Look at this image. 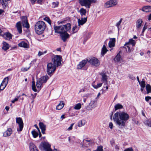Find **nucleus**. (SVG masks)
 <instances>
[{"instance_id": "nucleus-1", "label": "nucleus", "mask_w": 151, "mask_h": 151, "mask_svg": "<svg viewBox=\"0 0 151 151\" xmlns=\"http://www.w3.org/2000/svg\"><path fill=\"white\" fill-rule=\"evenodd\" d=\"M129 118V116L126 112H116L113 119L116 124L119 128H123L125 126V122Z\"/></svg>"}, {"instance_id": "nucleus-2", "label": "nucleus", "mask_w": 151, "mask_h": 151, "mask_svg": "<svg viewBox=\"0 0 151 151\" xmlns=\"http://www.w3.org/2000/svg\"><path fill=\"white\" fill-rule=\"evenodd\" d=\"M46 28V25L44 22L42 21L37 22L35 25L36 32L38 35L42 34Z\"/></svg>"}, {"instance_id": "nucleus-3", "label": "nucleus", "mask_w": 151, "mask_h": 151, "mask_svg": "<svg viewBox=\"0 0 151 151\" xmlns=\"http://www.w3.org/2000/svg\"><path fill=\"white\" fill-rule=\"evenodd\" d=\"M70 26L71 24L69 23L63 26H55L54 27L55 32V33L60 35L64 32L69 31L71 29Z\"/></svg>"}, {"instance_id": "nucleus-4", "label": "nucleus", "mask_w": 151, "mask_h": 151, "mask_svg": "<svg viewBox=\"0 0 151 151\" xmlns=\"http://www.w3.org/2000/svg\"><path fill=\"white\" fill-rule=\"evenodd\" d=\"M79 3L81 6L89 9L91 4L96 2L97 0H79Z\"/></svg>"}, {"instance_id": "nucleus-5", "label": "nucleus", "mask_w": 151, "mask_h": 151, "mask_svg": "<svg viewBox=\"0 0 151 151\" xmlns=\"http://www.w3.org/2000/svg\"><path fill=\"white\" fill-rule=\"evenodd\" d=\"M57 67L53 64L52 63L50 62L47 64L46 71L47 74L51 76L55 72Z\"/></svg>"}, {"instance_id": "nucleus-6", "label": "nucleus", "mask_w": 151, "mask_h": 151, "mask_svg": "<svg viewBox=\"0 0 151 151\" xmlns=\"http://www.w3.org/2000/svg\"><path fill=\"white\" fill-rule=\"evenodd\" d=\"M93 90L91 88L89 85L87 84L85 85L83 88L81 89L79 91V93L83 92H87V93L84 94V96L86 97H90L93 93Z\"/></svg>"}, {"instance_id": "nucleus-7", "label": "nucleus", "mask_w": 151, "mask_h": 151, "mask_svg": "<svg viewBox=\"0 0 151 151\" xmlns=\"http://www.w3.org/2000/svg\"><path fill=\"white\" fill-rule=\"evenodd\" d=\"M49 78V77L47 75L42 76L39 78L36 82V86L37 88L40 90L42 86V84L45 83Z\"/></svg>"}, {"instance_id": "nucleus-8", "label": "nucleus", "mask_w": 151, "mask_h": 151, "mask_svg": "<svg viewBox=\"0 0 151 151\" xmlns=\"http://www.w3.org/2000/svg\"><path fill=\"white\" fill-rule=\"evenodd\" d=\"M62 57L60 55H54L52 56L51 59V63L58 67L61 64Z\"/></svg>"}, {"instance_id": "nucleus-9", "label": "nucleus", "mask_w": 151, "mask_h": 151, "mask_svg": "<svg viewBox=\"0 0 151 151\" xmlns=\"http://www.w3.org/2000/svg\"><path fill=\"white\" fill-rule=\"evenodd\" d=\"M39 148L41 150H44L45 151H52L50 148V145L47 142H42L39 146Z\"/></svg>"}, {"instance_id": "nucleus-10", "label": "nucleus", "mask_w": 151, "mask_h": 151, "mask_svg": "<svg viewBox=\"0 0 151 151\" xmlns=\"http://www.w3.org/2000/svg\"><path fill=\"white\" fill-rule=\"evenodd\" d=\"M88 60V62L93 66L97 67L100 65L99 61L96 58L93 57Z\"/></svg>"}, {"instance_id": "nucleus-11", "label": "nucleus", "mask_w": 151, "mask_h": 151, "mask_svg": "<svg viewBox=\"0 0 151 151\" xmlns=\"http://www.w3.org/2000/svg\"><path fill=\"white\" fill-rule=\"evenodd\" d=\"M99 74L101 76V81L104 83V85L107 84V76L106 75V73L104 72H102L100 73Z\"/></svg>"}, {"instance_id": "nucleus-12", "label": "nucleus", "mask_w": 151, "mask_h": 151, "mask_svg": "<svg viewBox=\"0 0 151 151\" xmlns=\"http://www.w3.org/2000/svg\"><path fill=\"white\" fill-rule=\"evenodd\" d=\"M16 123L19 125V130L17 129L18 131H21L23 127L24 124L22 119L20 117L17 118H16Z\"/></svg>"}, {"instance_id": "nucleus-13", "label": "nucleus", "mask_w": 151, "mask_h": 151, "mask_svg": "<svg viewBox=\"0 0 151 151\" xmlns=\"http://www.w3.org/2000/svg\"><path fill=\"white\" fill-rule=\"evenodd\" d=\"M9 78L7 77L5 78L3 81L0 86V90H3L6 86L8 83Z\"/></svg>"}, {"instance_id": "nucleus-14", "label": "nucleus", "mask_w": 151, "mask_h": 151, "mask_svg": "<svg viewBox=\"0 0 151 151\" xmlns=\"http://www.w3.org/2000/svg\"><path fill=\"white\" fill-rule=\"evenodd\" d=\"M88 62V59L82 60L77 65V69H81Z\"/></svg>"}, {"instance_id": "nucleus-15", "label": "nucleus", "mask_w": 151, "mask_h": 151, "mask_svg": "<svg viewBox=\"0 0 151 151\" xmlns=\"http://www.w3.org/2000/svg\"><path fill=\"white\" fill-rule=\"evenodd\" d=\"M60 35L62 40L64 42H65L67 39L69 37V35L66 32L61 33Z\"/></svg>"}, {"instance_id": "nucleus-16", "label": "nucleus", "mask_w": 151, "mask_h": 151, "mask_svg": "<svg viewBox=\"0 0 151 151\" xmlns=\"http://www.w3.org/2000/svg\"><path fill=\"white\" fill-rule=\"evenodd\" d=\"M87 17L79 19L78 20V25L80 26V25H82L84 24L87 21Z\"/></svg>"}, {"instance_id": "nucleus-17", "label": "nucleus", "mask_w": 151, "mask_h": 151, "mask_svg": "<svg viewBox=\"0 0 151 151\" xmlns=\"http://www.w3.org/2000/svg\"><path fill=\"white\" fill-rule=\"evenodd\" d=\"M22 24L23 27H25L27 29L29 27V25L26 18L25 17L24 19L22 20Z\"/></svg>"}, {"instance_id": "nucleus-18", "label": "nucleus", "mask_w": 151, "mask_h": 151, "mask_svg": "<svg viewBox=\"0 0 151 151\" xmlns=\"http://www.w3.org/2000/svg\"><path fill=\"white\" fill-rule=\"evenodd\" d=\"M140 10H142L143 12H148L151 11V6H146L143 7Z\"/></svg>"}, {"instance_id": "nucleus-19", "label": "nucleus", "mask_w": 151, "mask_h": 151, "mask_svg": "<svg viewBox=\"0 0 151 151\" xmlns=\"http://www.w3.org/2000/svg\"><path fill=\"white\" fill-rule=\"evenodd\" d=\"M12 132V129L11 128H9L4 133L3 136L5 137L10 136Z\"/></svg>"}, {"instance_id": "nucleus-20", "label": "nucleus", "mask_w": 151, "mask_h": 151, "mask_svg": "<svg viewBox=\"0 0 151 151\" xmlns=\"http://www.w3.org/2000/svg\"><path fill=\"white\" fill-rule=\"evenodd\" d=\"M16 27L19 33H21L22 32V26L21 25V23L20 21L17 22L16 23Z\"/></svg>"}, {"instance_id": "nucleus-21", "label": "nucleus", "mask_w": 151, "mask_h": 151, "mask_svg": "<svg viewBox=\"0 0 151 151\" xmlns=\"http://www.w3.org/2000/svg\"><path fill=\"white\" fill-rule=\"evenodd\" d=\"M39 125L40 129L41 130V132L43 134H45L46 130V125L44 124L43 123L40 122L39 123Z\"/></svg>"}, {"instance_id": "nucleus-22", "label": "nucleus", "mask_w": 151, "mask_h": 151, "mask_svg": "<svg viewBox=\"0 0 151 151\" xmlns=\"http://www.w3.org/2000/svg\"><path fill=\"white\" fill-rule=\"evenodd\" d=\"M2 36L5 39L9 40L12 39V35L9 32H5L2 35Z\"/></svg>"}, {"instance_id": "nucleus-23", "label": "nucleus", "mask_w": 151, "mask_h": 151, "mask_svg": "<svg viewBox=\"0 0 151 151\" xmlns=\"http://www.w3.org/2000/svg\"><path fill=\"white\" fill-rule=\"evenodd\" d=\"M115 41L116 40L115 38L110 39V40L108 44L109 46V47L111 48L114 46Z\"/></svg>"}, {"instance_id": "nucleus-24", "label": "nucleus", "mask_w": 151, "mask_h": 151, "mask_svg": "<svg viewBox=\"0 0 151 151\" xmlns=\"http://www.w3.org/2000/svg\"><path fill=\"white\" fill-rule=\"evenodd\" d=\"M18 46L21 47L28 48L29 47V45L27 43L24 41H22L18 44Z\"/></svg>"}, {"instance_id": "nucleus-25", "label": "nucleus", "mask_w": 151, "mask_h": 151, "mask_svg": "<svg viewBox=\"0 0 151 151\" xmlns=\"http://www.w3.org/2000/svg\"><path fill=\"white\" fill-rule=\"evenodd\" d=\"M143 21L142 19H138L136 22V27L137 29H139L142 25Z\"/></svg>"}, {"instance_id": "nucleus-26", "label": "nucleus", "mask_w": 151, "mask_h": 151, "mask_svg": "<svg viewBox=\"0 0 151 151\" xmlns=\"http://www.w3.org/2000/svg\"><path fill=\"white\" fill-rule=\"evenodd\" d=\"M29 149L30 151H38L36 146L32 143L29 144Z\"/></svg>"}, {"instance_id": "nucleus-27", "label": "nucleus", "mask_w": 151, "mask_h": 151, "mask_svg": "<svg viewBox=\"0 0 151 151\" xmlns=\"http://www.w3.org/2000/svg\"><path fill=\"white\" fill-rule=\"evenodd\" d=\"M108 51L105 45H104L102 48L101 54L102 56H104Z\"/></svg>"}, {"instance_id": "nucleus-28", "label": "nucleus", "mask_w": 151, "mask_h": 151, "mask_svg": "<svg viewBox=\"0 0 151 151\" xmlns=\"http://www.w3.org/2000/svg\"><path fill=\"white\" fill-rule=\"evenodd\" d=\"M79 12L80 13V15L81 16H85L86 14V9L83 8H81L79 11Z\"/></svg>"}, {"instance_id": "nucleus-29", "label": "nucleus", "mask_w": 151, "mask_h": 151, "mask_svg": "<svg viewBox=\"0 0 151 151\" xmlns=\"http://www.w3.org/2000/svg\"><path fill=\"white\" fill-rule=\"evenodd\" d=\"M64 105V104L63 101H60V103L56 107V109L60 110L63 108Z\"/></svg>"}, {"instance_id": "nucleus-30", "label": "nucleus", "mask_w": 151, "mask_h": 151, "mask_svg": "<svg viewBox=\"0 0 151 151\" xmlns=\"http://www.w3.org/2000/svg\"><path fill=\"white\" fill-rule=\"evenodd\" d=\"M3 46L2 47V49L6 51L9 48V46L8 44L5 42H3Z\"/></svg>"}, {"instance_id": "nucleus-31", "label": "nucleus", "mask_w": 151, "mask_h": 151, "mask_svg": "<svg viewBox=\"0 0 151 151\" xmlns=\"http://www.w3.org/2000/svg\"><path fill=\"white\" fill-rule=\"evenodd\" d=\"M110 0L106 2L104 4V7L106 8L112 7Z\"/></svg>"}, {"instance_id": "nucleus-32", "label": "nucleus", "mask_w": 151, "mask_h": 151, "mask_svg": "<svg viewBox=\"0 0 151 151\" xmlns=\"http://www.w3.org/2000/svg\"><path fill=\"white\" fill-rule=\"evenodd\" d=\"M121 59L122 58L120 54L119 53H118L114 58V60L115 62H119L121 60Z\"/></svg>"}, {"instance_id": "nucleus-33", "label": "nucleus", "mask_w": 151, "mask_h": 151, "mask_svg": "<svg viewBox=\"0 0 151 151\" xmlns=\"http://www.w3.org/2000/svg\"><path fill=\"white\" fill-rule=\"evenodd\" d=\"M10 0H2L1 3L4 8H6L8 4V1Z\"/></svg>"}, {"instance_id": "nucleus-34", "label": "nucleus", "mask_w": 151, "mask_h": 151, "mask_svg": "<svg viewBox=\"0 0 151 151\" xmlns=\"http://www.w3.org/2000/svg\"><path fill=\"white\" fill-rule=\"evenodd\" d=\"M129 44L132 45L133 46H134L135 44V40L132 39H129V42L126 43L125 45H128Z\"/></svg>"}, {"instance_id": "nucleus-35", "label": "nucleus", "mask_w": 151, "mask_h": 151, "mask_svg": "<svg viewBox=\"0 0 151 151\" xmlns=\"http://www.w3.org/2000/svg\"><path fill=\"white\" fill-rule=\"evenodd\" d=\"M86 122L84 120H82L79 122L78 124V126L79 127H81L85 125Z\"/></svg>"}, {"instance_id": "nucleus-36", "label": "nucleus", "mask_w": 151, "mask_h": 151, "mask_svg": "<svg viewBox=\"0 0 151 151\" xmlns=\"http://www.w3.org/2000/svg\"><path fill=\"white\" fill-rule=\"evenodd\" d=\"M123 107L122 105L119 104H117L114 106L115 110L116 111L118 109H122Z\"/></svg>"}, {"instance_id": "nucleus-37", "label": "nucleus", "mask_w": 151, "mask_h": 151, "mask_svg": "<svg viewBox=\"0 0 151 151\" xmlns=\"http://www.w3.org/2000/svg\"><path fill=\"white\" fill-rule=\"evenodd\" d=\"M79 27H78L75 25L72 28V34H74L79 29Z\"/></svg>"}, {"instance_id": "nucleus-38", "label": "nucleus", "mask_w": 151, "mask_h": 151, "mask_svg": "<svg viewBox=\"0 0 151 151\" xmlns=\"http://www.w3.org/2000/svg\"><path fill=\"white\" fill-rule=\"evenodd\" d=\"M144 123L146 125L151 127V121L150 119L146 120L144 122Z\"/></svg>"}, {"instance_id": "nucleus-39", "label": "nucleus", "mask_w": 151, "mask_h": 151, "mask_svg": "<svg viewBox=\"0 0 151 151\" xmlns=\"http://www.w3.org/2000/svg\"><path fill=\"white\" fill-rule=\"evenodd\" d=\"M96 100H94L91 101L90 103L89 104V105L91 106L92 108H94L96 106Z\"/></svg>"}, {"instance_id": "nucleus-40", "label": "nucleus", "mask_w": 151, "mask_h": 151, "mask_svg": "<svg viewBox=\"0 0 151 151\" xmlns=\"http://www.w3.org/2000/svg\"><path fill=\"white\" fill-rule=\"evenodd\" d=\"M112 7L116 6L118 4L117 0H110Z\"/></svg>"}, {"instance_id": "nucleus-41", "label": "nucleus", "mask_w": 151, "mask_h": 151, "mask_svg": "<svg viewBox=\"0 0 151 151\" xmlns=\"http://www.w3.org/2000/svg\"><path fill=\"white\" fill-rule=\"evenodd\" d=\"M146 88L148 93L151 92V86L150 85L147 84L146 86Z\"/></svg>"}, {"instance_id": "nucleus-42", "label": "nucleus", "mask_w": 151, "mask_h": 151, "mask_svg": "<svg viewBox=\"0 0 151 151\" xmlns=\"http://www.w3.org/2000/svg\"><path fill=\"white\" fill-rule=\"evenodd\" d=\"M122 19H121L116 24V26L117 27L118 30L120 29L121 28H120L119 27L121 26V24L122 23Z\"/></svg>"}, {"instance_id": "nucleus-43", "label": "nucleus", "mask_w": 151, "mask_h": 151, "mask_svg": "<svg viewBox=\"0 0 151 151\" xmlns=\"http://www.w3.org/2000/svg\"><path fill=\"white\" fill-rule=\"evenodd\" d=\"M148 32L146 35V36L147 38H150L151 37V27L148 29Z\"/></svg>"}, {"instance_id": "nucleus-44", "label": "nucleus", "mask_w": 151, "mask_h": 151, "mask_svg": "<svg viewBox=\"0 0 151 151\" xmlns=\"http://www.w3.org/2000/svg\"><path fill=\"white\" fill-rule=\"evenodd\" d=\"M32 90L35 92H36L37 90L36 88L35 82L34 81H32Z\"/></svg>"}, {"instance_id": "nucleus-45", "label": "nucleus", "mask_w": 151, "mask_h": 151, "mask_svg": "<svg viewBox=\"0 0 151 151\" xmlns=\"http://www.w3.org/2000/svg\"><path fill=\"white\" fill-rule=\"evenodd\" d=\"M102 83H99L97 84V85H95L93 83H92V86L94 88L97 89L101 87L102 86Z\"/></svg>"}, {"instance_id": "nucleus-46", "label": "nucleus", "mask_w": 151, "mask_h": 151, "mask_svg": "<svg viewBox=\"0 0 151 151\" xmlns=\"http://www.w3.org/2000/svg\"><path fill=\"white\" fill-rule=\"evenodd\" d=\"M81 107V104L80 103H78L76 105L74 108L75 109L78 110L80 109Z\"/></svg>"}, {"instance_id": "nucleus-47", "label": "nucleus", "mask_w": 151, "mask_h": 151, "mask_svg": "<svg viewBox=\"0 0 151 151\" xmlns=\"http://www.w3.org/2000/svg\"><path fill=\"white\" fill-rule=\"evenodd\" d=\"M32 134L34 138L37 137L38 135V133L35 130L32 131Z\"/></svg>"}, {"instance_id": "nucleus-48", "label": "nucleus", "mask_w": 151, "mask_h": 151, "mask_svg": "<svg viewBox=\"0 0 151 151\" xmlns=\"http://www.w3.org/2000/svg\"><path fill=\"white\" fill-rule=\"evenodd\" d=\"M30 64H31V63L30 64L29 66L28 67H27V68H25L24 67H22L21 69V70L23 72H25V71H27L29 69V68H30V67H31Z\"/></svg>"}, {"instance_id": "nucleus-49", "label": "nucleus", "mask_w": 151, "mask_h": 151, "mask_svg": "<svg viewBox=\"0 0 151 151\" xmlns=\"http://www.w3.org/2000/svg\"><path fill=\"white\" fill-rule=\"evenodd\" d=\"M31 3L34 4L36 1H37V3L40 4L42 2V0H30Z\"/></svg>"}, {"instance_id": "nucleus-50", "label": "nucleus", "mask_w": 151, "mask_h": 151, "mask_svg": "<svg viewBox=\"0 0 151 151\" xmlns=\"http://www.w3.org/2000/svg\"><path fill=\"white\" fill-rule=\"evenodd\" d=\"M44 20L45 21L47 22L49 24L51 25V20L50 18L48 17H45L44 18Z\"/></svg>"}, {"instance_id": "nucleus-51", "label": "nucleus", "mask_w": 151, "mask_h": 151, "mask_svg": "<svg viewBox=\"0 0 151 151\" xmlns=\"http://www.w3.org/2000/svg\"><path fill=\"white\" fill-rule=\"evenodd\" d=\"M104 150L103 149V146L100 145L98 146L96 149L95 150H94L93 151H103Z\"/></svg>"}, {"instance_id": "nucleus-52", "label": "nucleus", "mask_w": 151, "mask_h": 151, "mask_svg": "<svg viewBox=\"0 0 151 151\" xmlns=\"http://www.w3.org/2000/svg\"><path fill=\"white\" fill-rule=\"evenodd\" d=\"M139 83L141 86V88H144L145 87V81L142 80L141 82H140Z\"/></svg>"}, {"instance_id": "nucleus-53", "label": "nucleus", "mask_w": 151, "mask_h": 151, "mask_svg": "<svg viewBox=\"0 0 151 151\" xmlns=\"http://www.w3.org/2000/svg\"><path fill=\"white\" fill-rule=\"evenodd\" d=\"M47 51H45L44 52H41L40 51H39L38 52V55L39 56H40L42 55H44L45 54L47 53Z\"/></svg>"}, {"instance_id": "nucleus-54", "label": "nucleus", "mask_w": 151, "mask_h": 151, "mask_svg": "<svg viewBox=\"0 0 151 151\" xmlns=\"http://www.w3.org/2000/svg\"><path fill=\"white\" fill-rule=\"evenodd\" d=\"M146 23H145L144 27L143 28L142 33L141 34V35H143V33L145 32V29L147 28V26H146Z\"/></svg>"}, {"instance_id": "nucleus-55", "label": "nucleus", "mask_w": 151, "mask_h": 151, "mask_svg": "<svg viewBox=\"0 0 151 151\" xmlns=\"http://www.w3.org/2000/svg\"><path fill=\"white\" fill-rule=\"evenodd\" d=\"M128 76L129 78L133 80H134L136 79L135 77L132 75H129Z\"/></svg>"}, {"instance_id": "nucleus-56", "label": "nucleus", "mask_w": 151, "mask_h": 151, "mask_svg": "<svg viewBox=\"0 0 151 151\" xmlns=\"http://www.w3.org/2000/svg\"><path fill=\"white\" fill-rule=\"evenodd\" d=\"M74 124V123L71 124L70 127L67 129V130L68 131H70L73 128V127Z\"/></svg>"}, {"instance_id": "nucleus-57", "label": "nucleus", "mask_w": 151, "mask_h": 151, "mask_svg": "<svg viewBox=\"0 0 151 151\" xmlns=\"http://www.w3.org/2000/svg\"><path fill=\"white\" fill-rule=\"evenodd\" d=\"M124 151H133V150L132 147H130L126 149Z\"/></svg>"}, {"instance_id": "nucleus-58", "label": "nucleus", "mask_w": 151, "mask_h": 151, "mask_svg": "<svg viewBox=\"0 0 151 151\" xmlns=\"http://www.w3.org/2000/svg\"><path fill=\"white\" fill-rule=\"evenodd\" d=\"M113 124L111 122H110L109 124V127L111 129H112L113 127Z\"/></svg>"}, {"instance_id": "nucleus-59", "label": "nucleus", "mask_w": 151, "mask_h": 151, "mask_svg": "<svg viewBox=\"0 0 151 151\" xmlns=\"http://www.w3.org/2000/svg\"><path fill=\"white\" fill-rule=\"evenodd\" d=\"M151 99V97L150 96H146L145 97V100L147 101H149V100H150Z\"/></svg>"}, {"instance_id": "nucleus-60", "label": "nucleus", "mask_w": 151, "mask_h": 151, "mask_svg": "<svg viewBox=\"0 0 151 151\" xmlns=\"http://www.w3.org/2000/svg\"><path fill=\"white\" fill-rule=\"evenodd\" d=\"M37 93H35V94L34 95L32 94H31V95L32 96V97L33 99H34L35 98V97L37 95Z\"/></svg>"}, {"instance_id": "nucleus-61", "label": "nucleus", "mask_w": 151, "mask_h": 151, "mask_svg": "<svg viewBox=\"0 0 151 151\" xmlns=\"http://www.w3.org/2000/svg\"><path fill=\"white\" fill-rule=\"evenodd\" d=\"M52 4L55 5V6H57L58 4V2H53L52 3Z\"/></svg>"}, {"instance_id": "nucleus-62", "label": "nucleus", "mask_w": 151, "mask_h": 151, "mask_svg": "<svg viewBox=\"0 0 151 151\" xmlns=\"http://www.w3.org/2000/svg\"><path fill=\"white\" fill-rule=\"evenodd\" d=\"M18 97L17 98H15L14 100H13L12 101V103H14L15 101H17L18 100Z\"/></svg>"}, {"instance_id": "nucleus-63", "label": "nucleus", "mask_w": 151, "mask_h": 151, "mask_svg": "<svg viewBox=\"0 0 151 151\" xmlns=\"http://www.w3.org/2000/svg\"><path fill=\"white\" fill-rule=\"evenodd\" d=\"M127 47L128 48L127 51L128 52H130L131 51V50L130 49V47L128 46H127Z\"/></svg>"}, {"instance_id": "nucleus-64", "label": "nucleus", "mask_w": 151, "mask_h": 151, "mask_svg": "<svg viewBox=\"0 0 151 151\" xmlns=\"http://www.w3.org/2000/svg\"><path fill=\"white\" fill-rule=\"evenodd\" d=\"M148 19L149 21L151 20V14H150L149 15Z\"/></svg>"}]
</instances>
